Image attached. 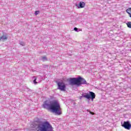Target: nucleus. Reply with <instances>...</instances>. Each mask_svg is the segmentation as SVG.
<instances>
[{
  "mask_svg": "<svg viewBox=\"0 0 131 131\" xmlns=\"http://www.w3.org/2000/svg\"><path fill=\"white\" fill-rule=\"evenodd\" d=\"M43 108L51 110V111L53 112V113H55L56 115H61V114H62L61 105H60L59 102L56 100L53 102L46 101L43 104Z\"/></svg>",
  "mask_w": 131,
  "mask_h": 131,
  "instance_id": "1",
  "label": "nucleus"
},
{
  "mask_svg": "<svg viewBox=\"0 0 131 131\" xmlns=\"http://www.w3.org/2000/svg\"><path fill=\"white\" fill-rule=\"evenodd\" d=\"M32 128H35L37 131H53V126L49 122H45L39 123L37 122H34L31 125Z\"/></svg>",
  "mask_w": 131,
  "mask_h": 131,
  "instance_id": "2",
  "label": "nucleus"
},
{
  "mask_svg": "<svg viewBox=\"0 0 131 131\" xmlns=\"http://www.w3.org/2000/svg\"><path fill=\"white\" fill-rule=\"evenodd\" d=\"M80 98H85L88 100H91L93 101L94 99H96V94L93 92H89V94L84 93L82 94Z\"/></svg>",
  "mask_w": 131,
  "mask_h": 131,
  "instance_id": "3",
  "label": "nucleus"
},
{
  "mask_svg": "<svg viewBox=\"0 0 131 131\" xmlns=\"http://www.w3.org/2000/svg\"><path fill=\"white\" fill-rule=\"evenodd\" d=\"M81 78L79 77L78 78H70L69 79L70 84L72 85H78L80 82Z\"/></svg>",
  "mask_w": 131,
  "mask_h": 131,
  "instance_id": "4",
  "label": "nucleus"
},
{
  "mask_svg": "<svg viewBox=\"0 0 131 131\" xmlns=\"http://www.w3.org/2000/svg\"><path fill=\"white\" fill-rule=\"evenodd\" d=\"M58 90H60V91H64L66 89V85L65 83L62 82H59L57 83Z\"/></svg>",
  "mask_w": 131,
  "mask_h": 131,
  "instance_id": "5",
  "label": "nucleus"
},
{
  "mask_svg": "<svg viewBox=\"0 0 131 131\" xmlns=\"http://www.w3.org/2000/svg\"><path fill=\"white\" fill-rule=\"evenodd\" d=\"M121 124L122 126L124 127L126 129H130L131 128V124L129 122V121H124L123 124L121 123Z\"/></svg>",
  "mask_w": 131,
  "mask_h": 131,
  "instance_id": "6",
  "label": "nucleus"
},
{
  "mask_svg": "<svg viewBox=\"0 0 131 131\" xmlns=\"http://www.w3.org/2000/svg\"><path fill=\"white\" fill-rule=\"evenodd\" d=\"M79 78H81L80 80L79 84H78V86L80 85L81 84H89L86 82V80L83 78L81 77H79Z\"/></svg>",
  "mask_w": 131,
  "mask_h": 131,
  "instance_id": "7",
  "label": "nucleus"
},
{
  "mask_svg": "<svg viewBox=\"0 0 131 131\" xmlns=\"http://www.w3.org/2000/svg\"><path fill=\"white\" fill-rule=\"evenodd\" d=\"M76 7H78V9H81L82 8H84V6H85V4L83 2H80L79 4H76Z\"/></svg>",
  "mask_w": 131,
  "mask_h": 131,
  "instance_id": "8",
  "label": "nucleus"
},
{
  "mask_svg": "<svg viewBox=\"0 0 131 131\" xmlns=\"http://www.w3.org/2000/svg\"><path fill=\"white\" fill-rule=\"evenodd\" d=\"M33 83H34V84H36V83H38V82H39V81H36L37 79H36V77L34 76L33 77Z\"/></svg>",
  "mask_w": 131,
  "mask_h": 131,
  "instance_id": "9",
  "label": "nucleus"
},
{
  "mask_svg": "<svg viewBox=\"0 0 131 131\" xmlns=\"http://www.w3.org/2000/svg\"><path fill=\"white\" fill-rule=\"evenodd\" d=\"M126 12L128 13V14H129V16L131 18V8L127 9L126 10Z\"/></svg>",
  "mask_w": 131,
  "mask_h": 131,
  "instance_id": "10",
  "label": "nucleus"
},
{
  "mask_svg": "<svg viewBox=\"0 0 131 131\" xmlns=\"http://www.w3.org/2000/svg\"><path fill=\"white\" fill-rule=\"evenodd\" d=\"M0 38L1 40H6V39H7L8 38L6 36H2V37H0Z\"/></svg>",
  "mask_w": 131,
  "mask_h": 131,
  "instance_id": "11",
  "label": "nucleus"
},
{
  "mask_svg": "<svg viewBox=\"0 0 131 131\" xmlns=\"http://www.w3.org/2000/svg\"><path fill=\"white\" fill-rule=\"evenodd\" d=\"M126 25L128 28H131V22L130 21H128L126 23Z\"/></svg>",
  "mask_w": 131,
  "mask_h": 131,
  "instance_id": "12",
  "label": "nucleus"
},
{
  "mask_svg": "<svg viewBox=\"0 0 131 131\" xmlns=\"http://www.w3.org/2000/svg\"><path fill=\"white\" fill-rule=\"evenodd\" d=\"M42 61H47L48 59H47V57L43 56L41 58Z\"/></svg>",
  "mask_w": 131,
  "mask_h": 131,
  "instance_id": "13",
  "label": "nucleus"
},
{
  "mask_svg": "<svg viewBox=\"0 0 131 131\" xmlns=\"http://www.w3.org/2000/svg\"><path fill=\"white\" fill-rule=\"evenodd\" d=\"M19 45H20V46H25V43H24V42L21 41L19 43Z\"/></svg>",
  "mask_w": 131,
  "mask_h": 131,
  "instance_id": "14",
  "label": "nucleus"
},
{
  "mask_svg": "<svg viewBox=\"0 0 131 131\" xmlns=\"http://www.w3.org/2000/svg\"><path fill=\"white\" fill-rule=\"evenodd\" d=\"M39 14V11H36L35 12V15L36 16L37 15H38Z\"/></svg>",
  "mask_w": 131,
  "mask_h": 131,
  "instance_id": "15",
  "label": "nucleus"
},
{
  "mask_svg": "<svg viewBox=\"0 0 131 131\" xmlns=\"http://www.w3.org/2000/svg\"><path fill=\"white\" fill-rule=\"evenodd\" d=\"M74 30H75V31L76 32H78V29L77 28H74Z\"/></svg>",
  "mask_w": 131,
  "mask_h": 131,
  "instance_id": "16",
  "label": "nucleus"
},
{
  "mask_svg": "<svg viewBox=\"0 0 131 131\" xmlns=\"http://www.w3.org/2000/svg\"><path fill=\"white\" fill-rule=\"evenodd\" d=\"M90 114H92V115H94L95 113L92 112H90Z\"/></svg>",
  "mask_w": 131,
  "mask_h": 131,
  "instance_id": "17",
  "label": "nucleus"
},
{
  "mask_svg": "<svg viewBox=\"0 0 131 131\" xmlns=\"http://www.w3.org/2000/svg\"><path fill=\"white\" fill-rule=\"evenodd\" d=\"M0 40H1V38H0Z\"/></svg>",
  "mask_w": 131,
  "mask_h": 131,
  "instance_id": "18",
  "label": "nucleus"
}]
</instances>
